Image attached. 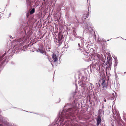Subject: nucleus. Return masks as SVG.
<instances>
[{"instance_id":"f257e3e1","label":"nucleus","mask_w":126,"mask_h":126,"mask_svg":"<svg viewBox=\"0 0 126 126\" xmlns=\"http://www.w3.org/2000/svg\"><path fill=\"white\" fill-rule=\"evenodd\" d=\"M99 84L100 86L102 87L103 89H105L107 88V84L105 82L104 79H101L99 81Z\"/></svg>"},{"instance_id":"f03ea898","label":"nucleus","mask_w":126,"mask_h":126,"mask_svg":"<svg viewBox=\"0 0 126 126\" xmlns=\"http://www.w3.org/2000/svg\"><path fill=\"white\" fill-rule=\"evenodd\" d=\"M52 59L53 60L54 62H55L58 60L57 57L56 56V55L53 53L52 55Z\"/></svg>"},{"instance_id":"7ed1b4c3","label":"nucleus","mask_w":126,"mask_h":126,"mask_svg":"<svg viewBox=\"0 0 126 126\" xmlns=\"http://www.w3.org/2000/svg\"><path fill=\"white\" fill-rule=\"evenodd\" d=\"M101 122V118L100 116H99L97 117V125L98 126L99 125Z\"/></svg>"},{"instance_id":"20e7f679","label":"nucleus","mask_w":126,"mask_h":126,"mask_svg":"<svg viewBox=\"0 0 126 126\" xmlns=\"http://www.w3.org/2000/svg\"><path fill=\"white\" fill-rule=\"evenodd\" d=\"M36 51L38 52H40L41 53H44V51L43 49H40L39 48L38 49H36Z\"/></svg>"},{"instance_id":"39448f33","label":"nucleus","mask_w":126,"mask_h":126,"mask_svg":"<svg viewBox=\"0 0 126 126\" xmlns=\"http://www.w3.org/2000/svg\"><path fill=\"white\" fill-rule=\"evenodd\" d=\"M84 82L83 81H80L79 82V84L81 86V87H83L84 85L85 84V83H84Z\"/></svg>"},{"instance_id":"423d86ee","label":"nucleus","mask_w":126,"mask_h":126,"mask_svg":"<svg viewBox=\"0 0 126 126\" xmlns=\"http://www.w3.org/2000/svg\"><path fill=\"white\" fill-rule=\"evenodd\" d=\"M35 9L34 8H33L30 12V14H33L34 12Z\"/></svg>"},{"instance_id":"0eeeda50","label":"nucleus","mask_w":126,"mask_h":126,"mask_svg":"<svg viewBox=\"0 0 126 126\" xmlns=\"http://www.w3.org/2000/svg\"><path fill=\"white\" fill-rule=\"evenodd\" d=\"M112 60L111 59H109L108 60V62L109 63H111Z\"/></svg>"},{"instance_id":"6e6552de","label":"nucleus","mask_w":126,"mask_h":126,"mask_svg":"<svg viewBox=\"0 0 126 126\" xmlns=\"http://www.w3.org/2000/svg\"><path fill=\"white\" fill-rule=\"evenodd\" d=\"M96 55L97 56L98 58L100 59V55L99 54H97Z\"/></svg>"},{"instance_id":"1a4fd4ad","label":"nucleus","mask_w":126,"mask_h":126,"mask_svg":"<svg viewBox=\"0 0 126 126\" xmlns=\"http://www.w3.org/2000/svg\"><path fill=\"white\" fill-rule=\"evenodd\" d=\"M104 101L105 102H106V99H104Z\"/></svg>"},{"instance_id":"9d476101","label":"nucleus","mask_w":126,"mask_h":126,"mask_svg":"<svg viewBox=\"0 0 126 126\" xmlns=\"http://www.w3.org/2000/svg\"><path fill=\"white\" fill-rule=\"evenodd\" d=\"M48 59L49 61L50 62H51V61H50V60L49 59V58H48Z\"/></svg>"},{"instance_id":"9b49d317","label":"nucleus","mask_w":126,"mask_h":126,"mask_svg":"<svg viewBox=\"0 0 126 126\" xmlns=\"http://www.w3.org/2000/svg\"><path fill=\"white\" fill-rule=\"evenodd\" d=\"M0 126H2L0 124Z\"/></svg>"},{"instance_id":"f8f14e48","label":"nucleus","mask_w":126,"mask_h":126,"mask_svg":"<svg viewBox=\"0 0 126 126\" xmlns=\"http://www.w3.org/2000/svg\"><path fill=\"white\" fill-rule=\"evenodd\" d=\"M79 45H80L79 44H78V45L79 46Z\"/></svg>"},{"instance_id":"ddd939ff","label":"nucleus","mask_w":126,"mask_h":126,"mask_svg":"<svg viewBox=\"0 0 126 126\" xmlns=\"http://www.w3.org/2000/svg\"><path fill=\"white\" fill-rule=\"evenodd\" d=\"M87 56H88V54L87 53Z\"/></svg>"},{"instance_id":"4468645a","label":"nucleus","mask_w":126,"mask_h":126,"mask_svg":"<svg viewBox=\"0 0 126 126\" xmlns=\"http://www.w3.org/2000/svg\"><path fill=\"white\" fill-rule=\"evenodd\" d=\"M126 73V72H125V73Z\"/></svg>"}]
</instances>
